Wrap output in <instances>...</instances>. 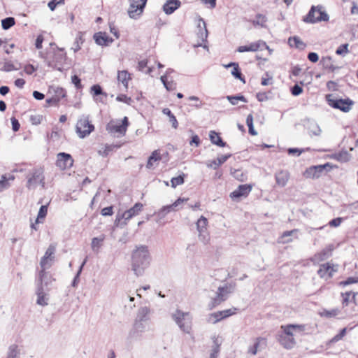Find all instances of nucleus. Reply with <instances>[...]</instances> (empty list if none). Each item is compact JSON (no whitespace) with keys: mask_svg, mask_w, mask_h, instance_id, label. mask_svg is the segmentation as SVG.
Instances as JSON below:
<instances>
[{"mask_svg":"<svg viewBox=\"0 0 358 358\" xmlns=\"http://www.w3.org/2000/svg\"><path fill=\"white\" fill-rule=\"evenodd\" d=\"M303 92V89L301 86H299L298 84H295L292 88H291V93L294 96H299Z\"/></svg>","mask_w":358,"mask_h":358,"instance_id":"obj_60","label":"nucleus"},{"mask_svg":"<svg viewBox=\"0 0 358 358\" xmlns=\"http://www.w3.org/2000/svg\"><path fill=\"white\" fill-rule=\"evenodd\" d=\"M87 257H86L84 259V261L83 262V263L81 264V265H80V268H79V269H78V272H77L76 276L74 277L73 280V282L71 283L72 287H77V285H78V284L79 282L80 275V273L82 272V270H83V268L84 265L87 262Z\"/></svg>","mask_w":358,"mask_h":358,"instance_id":"obj_51","label":"nucleus"},{"mask_svg":"<svg viewBox=\"0 0 358 358\" xmlns=\"http://www.w3.org/2000/svg\"><path fill=\"white\" fill-rule=\"evenodd\" d=\"M76 133L80 138L89 136L94 129V126L90 122L88 116L83 115L77 122Z\"/></svg>","mask_w":358,"mask_h":358,"instance_id":"obj_6","label":"nucleus"},{"mask_svg":"<svg viewBox=\"0 0 358 358\" xmlns=\"http://www.w3.org/2000/svg\"><path fill=\"white\" fill-rule=\"evenodd\" d=\"M327 166H330L329 163H327L324 165H318L310 167L306 171L307 177L318 178L321 176V173L324 171V169Z\"/></svg>","mask_w":358,"mask_h":358,"instance_id":"obj_20","label":"nucleus"},{"mask_svg":"<svg viewBox=\"0 0 358 358\" xmlns=\"http://www.w3.org/2000/svg\"><path fill=\"white\" fill-rule=\"evenodd\" d=\"M148 0H129V6L127 10L130 18L138 20L143 13Z\"/></svg>","mask_w":358,"mask_h":358,"instance_id":"obj_5","label":"nucleus"},{"mask_svg":"<svg viewBox=\"0 0 358 358\" xmlns=\"http://www.w3.org/2000/svg\"><path fill=\"white\" fill-rule=\"evenodd\" d=\"M151 256L148 246L141 245L136 247L131 254V269L136 276H141L150 266Z\"/></svg>","mask_w":358,"mask_h":358,"instance_id":"obj_1","label":"nucleus"},{"mask_svg":"<svg viewBox=\"0 0 358 358\" xmlns=\"http://www.w3.org/2000/svg\"><path fill=\"white\" fill-rule=\"evenodd\" d=\"M278 341L286 349H292L296 345V341L294 337L280 334Z\"/></svg>","mask_w":358,"mask_h":358,"instance_id":"obj_27","label":"nucleus"},{"mask_svg":"<svg viewBox=\"0 0 358 358\" xmlns=\"http://www.w3.org/2000/svg\"><path fill=\"white\" fill-rule=\"evenodd\" d=\"M348 46V43H344L341 45L336 50V53L338 55L344 56L345 55L349 52Z\"/></svg>","mask_w":358,"mask_h":358,"instance_id":"obj_54","label":"nucleus"},{"mask_svg":"<svg viewBox=\"0 0 358 358\" xmlns=\"http://www.w3.org/2000/svg\"><path fill=\"white\" fill-rule=\"evenodd\" d=\"M55 251L56 247L52 244L50 245L40 262L42 268H48L51 266V264H49L48 262L54 260Z\"/></svg>","mask_w":358,"mask_h":358,"instance_id":"obj_15","label":"nucleus"},{"mask_svg":"<svg viewBox=\"0 0 358 358\" xmlns=\"http://www.w3.org/2000/svg\"><path fill=\"white\" fill-rule=\"evenodd\" d=\"M234 289V286L231 285H226L223 287H219L216 293V296L212 300L211 308H214L222 301H224L227 299L228 294L233 292Z\"/></svg>","mask_w":358,"mask_h":358,"instance_id":"obj_9","label":"nucleus"},{"mask_svg":"<svg viewBox=\"0 0 358 358\" xmlns=\"http://www.w3.org/2000/svg\"><path fill=\"white\" fill-rule=\"evenodd\" d=\"M184 176H185V174L182 173V175L178 176V177L173 178L171 180L172 187L176 188L177 186L183 184L184 183Z\"/></svg>","mask_w":358,"mask_h":358,"instance_id":"obj_53","label":"nucleus"},{"mask_svg":"<svg viewBox=\"0 0 358 358\" xmlns=\"http://www.w3.org/2000/svg\"><path fill=\"white\" fill-rule=\"evenodd\" d=\"M15 23V19L12 17H6L1 20V26L4 30H8L13 27Z\"/></svg>","mask_w":358,"mask_h":358,"instance_id":"obj_44","label":"nucleus"},{"mask_svg":"<svg viewBox=\"0 0 358 358\" xmlns=\"http://www.w3.org/2000/svg\"><path fill=\"white\" fill-rule=\"evenodd\" d=\"M337 161L347 162L350 159V154L347 150H342L337 153Z\"/></svg>","mask_w":358,"mask_h":358,"instance_id":"obj_45","label":"nucleus"},{"mask_svg":"<svg viewBox=\"0 0 358 358\" xmlns=\"http://www.w3.org/2000/svg\"><path fill=\"white\" fill-rule=\"evenodd\" d=\"M281 329H282L283 331V333L282 334H284V335H286V336H291V337H294V334H293V329L292 327V324H288V325H282L281 326Z\"/></svg>","mask_w":358,"mask_h":358,"instance_id":"obj_55","label":"nucleus"},{"mask_svg":"<svg viewBox=\"0 0 358 358\" xmlns=\"http://www.w3.org/2000/svg\"><path fill=\"white\" fill-rule=\"evenodd\" d=\"M335 249L334 244H329L320 252L315 254L311 258L310 261L314 264H319L320 262L326 260L332 255V252Z\"/></svg>","mask_w":358,"mask_h":358,"instance_id":"obj_12","label":"nucleus"},{"mask_svg":"<svg viewBox=\"0 0 358 358\" xmlns=\"http://www.w3.org/2000/svg\"><path fill=\"white\" fill-rule=\"evenodd\" d=\"M150 313V310L149 308H148L146 306L141 307L138 310L136 320H138L139 321H145V322L148 321L150 319V317H149Z\"/></svg>","mask_w":358,"mask_h":358,"instance_id":"obj_33","label":"nucleus"},{"mask_svg":"<svg viewBox=\"0 0 358 358\" xmlns=\"http://www.w3.org/2000/svg\"><path fill=\"white\" fill-rule=\"evenodd\" d=\"M266 21L267 18L265 15L262 14H257L255 17V19L253 20L252 22L254 26H260L261 27H265Z\"/></svg>","mask_w":358,"mask_h":358,"instance_id":"obj_40","label":"nucleus"},{"mask_svg":"<svg viewBox=\"0 0 358 358\" xmlns=\"http://www.w3.org/2000/svg\"><path fill=\"white\" fill-rule=\"evenodd\" d=\"M227 99L229 101V102L232 105H236L238 103V101H241L244 103H247L248 100L246 98L241 94L236 95V96H227Z\"/></svg>","mask_w":358,"mask_h":358,"instance_id":"obj_46","label":"nucleus"},{"mask_svg":"<svg viewBox=\"0 0 358 358\" xmlns=\"http://www.w3.org/2000/svg\"><path fill=\"white\" fill-rule=\"evenodd\" d=\"M91 92L94 96H99L104 94L106 96V94L103 92L102 88L99 85H94L91 87Z\"/></svg>","mask_w":358,"mask_h":358,"instance_id":"obj_57","label":"nucleus"},{"mask_svg":"<svg viewBox=\"0 0 358 358\" xmlns=\"http://www.w3.org/2000/svg\"><path fill=\"white\" fill-rule=\"evenodd\" d=\"M231 156V154L222 155V156L217 157L216 159H214V160L210 162L208 164H207V166L210 168L216 169L220 165L224 164Z\"/></svg>","mask_w":358,"mask_h":358,"instance_id":"obj_30","label":"nucleus"},{"mask_svg":"<svg viewBox=\"0 0 358 358\" xmlns=\"http://www.w3.org/2000/svg\"><path fill=\"white\" fill-rule=\"evenodd\" d=\"M128 125V118L127 117H124L122 121V124H108L107 130L110 133H118L121 135H124L127 131Z\"/></svg>","mask_w":358,"mask_h":358,"instance_id":"obj_16","label":"nucleus"},{"mask_svg":"<svg viewBox=\"0 0 358 358\" xmlns=\"http://www.w3.org/2000/svg\"><path fill=\"white\" fill-rule=\"evenodd\" d=\"M353 283H358V277H349L345 280L339 282L341 286H347Z\"/></svg>","mask_w":358,"mask_h":358,"instance_id":"obj_56","label":"nucleus"},{"mask_svg":"<svg viewBox=\"0 0 358 358\" xmlns=\"http://www.w3.org/2000/svg\"><path fill=\"white\" fill-rule=\"evenodd\" d=\"M340 313V310L338 308H334L331 310H323L322 312L320 313L321 317H324L327 318L334 317L338 315Z\"/></svg>","mask_w":358,"mask_h":358,"instance_id":"obj_41","label":"nucleus"},{"mask_svg":"<svg viewBox=\"0 0 358 358\" xmlns=\"http://www.w3.org/2000/svg\"><path fill=\"white\" fill-rule=\"evenodd\" d=\"M65 59L66 54L62 50H59L55 52L52 56L47 57L45 59V62L48 67L62 71V64Z\"/></svg>","mask_w":358,"mask_h":358,"instance_id":"obj_8","label":"nucleus"},{"mask_svg":"<svg viewBox=\"0 0 358 358\" xmlns=\"http://www.w3.org/2000/svg\"><path fill=\"white\" fill-rule=\"evenodd\" d=\"M116 100L120 102H124L127 104H130L131 101V99L129 96H127L125 94H120L117 96Z\"/></svg>","mask_w":358,"mask_h":358,"instance_id":"obj_61","label":"nucleus"},{"mask_svg":"<svg viewBox=\"0 0 358 358\" xmlns=\"http://www.w3.org/2000/svg\"><path fill=\"white\" fill-rule=\"evenodd\" d=\"M263 48L269 49L266 43L261 40L257 42L251 43L250 45H248L249 51L251 52H256L259 49H262Z\"/></svg>","mask_w":358,"mask_h":358,"instance_id":"obj_38","label":"nucleus"},{"mask_svg":"<svg viewBox=\"0 0 358 358\" xmlns=\"http://www.w3.org/2000/svg\"><path fill=\"white\" fill-rule=\"evenodd\" d=\"M142 203H136L132 208L124 211L122 215L118 213L115 220V225L119 227L122 224L120 222L122 219H124L125 220L131 219L132 217L138 215L142 210Z\"/></svg>","mask_w":358,"mask_h":358,"instance_id":"obj_10","label":"nucleus"},{"mask_svg":"<svg viewBox=\"0 0 358 358\" xmlns=\"http://www.w3.org/2000/svg\"><path fill=\"white\" fill-rule=\"evenodd\" d=\"M94 39L96 44L101 46H107L113 41V40L108 37L106 33L102 32L94 34Z\"/></svg>","mask_w":358,"mask_h":358,"instance_id":"obj_23","label":"nucleus"},{"mask_svg":"<svg viewBox=\"0 0 358 358\" xmlns=\"http://www.w3.org/2000/svg\"><path fill=\"white\" fill-rule=\"evenodd\" d=\"M208 220L201 216L196 222V228L199 232L205 231L207 229Z\"/></svg>","mask_w":358,"mask_h":358,"instance_id":"obj_42","label":"nucleus"},{"mask_svg":"<svg viewBox=\"0 0 358 358\" xmlns=\"http://www.w3.org/2000/svg\"><path fill=\"white\" fill-rule=\"evenodd\" d=\"M113 207L111 206H108V207H106V208H103L101 211V214L103 215V216H110V215H112L113 214Z\"/></svg>","mask_w":358,"mask_h":358,"instance_id":"obj_64","label":"nucleus"},{"mask_svg":"<svg viewBox=\"0 0 358 358\" xmlns=\"http://www.w3.org/2000/svg\"><path fill=\"white\" fill-rule=\"evenodd\" d=\"M6 358H19V350L16 345H12L9 347Z\"/></svg>","mask_w":358,"mask_h":358,"instance_id":"obj_48","label":"nucleus"},{"mask_svg":"<svg viewBox=\"0 0 358 358\" xmlns=\"http://www.w3.org/2000/svg\"><path fill=\"white\" fill-rule=\"evenodd\" d=\"M336 271V269H334V267L329 264V263H326L320 266V268L317 271V273L321 278H324L328 273V276L331 278L333 275V273Z\"/></svg>","mask_w":358,"mask_h":358,"instance_id":"obj_28","label":"nucleus"},{"mask_svg":"<svg viewBox=\"0 0 358 358\" xmlns=\"http://www.w3.org/2000/svg\"><path fill=\"white\" fill-rule=\"evenodd\" d=\"M224 67L226 69H228L229 67H233L231 73V75L236 79L240 80L243 83H245V78L243 76L241 69L239 68L238 64L236 62H231L227 65H224Z\"/></svg>","mask_w":358,"mask_h":358,"instance_id":"obj_26","label":"nucleus"},{"mask_svg":"<svg viewBox=\"0 0 358 358\" xmlns=\"http://www.w3.org/2000/svg\"><path fill=\"white\" fill-rule=\"evenodd\" d=\"M321 62L322 63V64L325 69H328L331 70V71H334L336 69L331 64V57H323L321 60Z\"/></svg>","mask_w":358,"mask_h":358,"instance_id":"obj_52","label":"nucleus"},{"mask_svg":"<svg viewBox=\"0 0 358 358\" xmlns=\"http://www.w3.org/2000/svg\"><path fill=\"white\" fill-rule=\"evenodd\" d=\"M73 159L70 154L66 152H59L57 156L56 165L61 170H65L72 167Z\"/></svg>","mask_w":358,"mask_h":358,"instance_id":"obj_13","label":"nucleus"},{"mask_svg":"<svg viewBox=\"0 0 358 358\" xmlns=\"http://www.w3.org/2000/svg\"><path fill=\"white\" fill-rule=\"evenodd\" d=\"M209 138L213 144H215L219 147L226 146V143L224 142L219 134L215 131H210L209 133Z\"/></svg>","mask_w":358,"mask_h":358,"instance_id":"obj_32","label":"nucleus"},{"mask_svg":"<svg viewBox=\"0 0 358 358\" xmlns=\"http://www.w3.org/2000/svg\"><path fill=\"white\" fill-rule=\"evenodd\" d=\"M288 44L290 47H294L299 50H304L306 47V43H303L297 36L289 37L288 38Z\"/></svg>","mask_w":358,"mask_h":358,"instance_id":"obj_29","label":"nucleus"},{"mask_svg":"<svg viewBox=\"0 0 358 358\" xmlns=\"http://www.w3.org/2000/svg\"><path fill=\"white\" fill-rule=\"evenodd\" d=\"M181 5L179 0H168L163 6V10L167 15L172 14Z\"/></svg>","mask_w":358,"mask_h":358,"instance_id":"obj_22","label":"nucleus"},{"mask_svg":"<svg viewBox=\"0 0 358 358\" xmlns=\"http://www.w3.org/2000/svg\"><path fill=\"white\" fill-rule=\"evenodd\" d=\"M130 79V74L127 71H119L117 73V80L125 87L128 86V80Z\"/></svg>","mask_w":358,"mask_h":358,"instance_id":"obj_37","label":"nucleus"},{"mask_svg":"<svg viewBox=\"0 0 358 358\" xmlns=\"http://www.w3.org/2000/svg\"><path fill=\"white\" fill-rule=\"evenodd\" d=\"M307 129L308 131V134L310 136H319L322 133V130L320 126L315 121H309L307 126Z\"/></svg>","mask_w":358,"mask_h":358,"instance_id":"obj_31","label":"nucleus"},{"mask_svg":"<svg viewBox=\"0 0 358 358\" xmlns=\"http://www.w3.org/2000/svg\"><path fill=\"white\" fill-rule=\"evenodd\" d=\"M187 200L188 199L179 198L173 203L163 206L160 210H159L156 215L159 219H163L170 212L178 210L181 208L180 206Z\"/></svg>","mask_w":358,"mask_h":358,"instance_id":"obj_11","label":"nucleus"},{"mask_svg":"<svg viewBox=\"0 0 358 358\" xmlns=\"http://www.w3.org/2000/svg\"><path fill=\"white\" fill-rule=\"evenodd\" d=\"M144 322L145 321H139L138 320H136L135 323L134 324V329L140 332H143L145 328L143 324Z\"/></svg>","mask_w":358,"mask_h":358,"instance_id":"obj_58","label":"nucleus"},{"mask_svg":"<svg viewBox=\"0 0 358 358\" xmlns=\"http://www.w3.org/2000/svg\"><path fill=\"white\" fill-rule=\"evenodd\" d=\"M64 0H52L48 3V6L49 8L52 11H53L57 5L64 3Z\"/></svg>","mask_w":358,"mask_h":358,"instance_id":"obj_62","label":"nucleus"},{"mask_svg":"<svg viewBox=\"0 0 358 358\" xmlns=\"http://www.w3.org/2000/svg\"><path fill=\"white\" fill-rule=\"evenodd\" d=\"M14 179L15 177L13 175H10L8 178L6 175H3L1 176V179L0 180V192L8 189L10 186L9 180H13Z\"/></svg>","mask_w":358,"mask_h":358,"instance_id":"obj_35","label":"nucleus"},{"mask_svg":"<svg viewBox=\"0 0 358 358\" xmlns=\"http://www.w3.org/2000/svg\"><path fill=\"white\" fill-rule=\"evenodd\" d=\"M162 159L160 152L158 150L153 151L149 157L146 167L150 169L153 167L154 163Z\"/></svg>","mask_w":358,"mask_h":358,"instance_id":"obj_34","label":"nucleus"},{"mask_svg":"<svg viewBox=\"0 0 358 358\" xmlns=\"http://www.w3.org/2000/svg\"><path fill=\"white\" fill-rule=\"evenodd\" d=\"M200 21L202 22L203 27L202 28L201 24H199L198 27H199V31L197 33V36L201 39V42H205L207 41L208 38V30L206 29L205 21L202 18L200 19Z\"/></svg>","mask_w":358,"mask_h":358,"instance_id":"obj_36","label":"nucleus"},{"mask_svg":"<svg viewBox=\"0 0 358 358\" xmlns=\"http://www.w3.org/2000/svg\"><path fill=\"white\" fill-rule=\"evenodd\" d=\"M46 268H42L39 272L38 276V285H41L44 287V286H48L52 283L53 280H55L50 275H49L47 272H45Z\"/></svg>","mask_w":358,"mask_h":358,"instance_id":"obj_25","label":"nucleus"},{"mask_svg":"<svg viewBox=\"0 0 358 358\" xmlns=\"http://www.w3.org/2000/svg\"><path fill=\"white\" fill-rule=\"evenodd\" d=\"M160 80H161L162 83H163L164 87L168 91H172V90H174L176 89V83L174 81H173V80L168 81L167 80L166 75L162 76L161 78H160Z\"/></svg>","mask_w":358,"mask_h":358,"instance_id":"obj_39","label":"nucleus"},{"mask_svg":"<svg viewBox=\"0 0 358 358\" xmlns=\"http://www.w3.org/2000/svg\"><path fill=\"white\" fill-rule=\"evenodd\" d=\"M199 238L204 244H207L210 240L209 234L206 231L199 232Z\"/></svg>","mask_w":358,"mask_h":358,"instance_id":"obj_59","label":"nucleus"},{"mask_svg":"<svg viewBox=\"0 0 358 358\" xmlns=\"http://www.w3.org/2000/svg\"><path fill=\"white\" fill-rule=\"evenodd\" d=\"M162 112H163L164 114H165L167 116H169V121L171 122L172 127L173 128L176 129L178 127V121L176 120V116L171 113L170 109H169L167 108H164Z\"/></svg>","mask_w":358,"mask_h":358,"instance_id":"obj_43","label":"nucleus"},{"mask_svg":"<svg viewBox=\"0 0 358 358\" xmlns=\"http://www.w3.org/2000/svg\"><path fill=\"white\" fill-rule=\"evenodd\" d=\"M327 101L331 107L336 109H339L344 113L349 112L354 104V101L349 98L345 99H335L331 98V95L330 94L327 96Z\"/></svg>","mask_w":358,"mask_h":358,"instance_id":"obj_7","label":"nucleus"},{"mask_svg":"<svg viewBox=\"0 0 358 358\" xmlns=\"http://www.w3.org/2000/svg\"><path fill=\"white\" fill-rule=\"evenodd\" d=\"M329 20V15L323 10L322 6H313L307 15L303 18L306 23L314 24L317 22H327Z\"/></svg>","mask_w":358,"mask_h":358,"instance_id":"obj_3","label":"nucleus"},{"mask_svg":"<svg viewBox=\"0 0 358 358\" xmlns=\"http://www.w3.org/2000/svg\"><path fill=\"white\" fill-rule=\"evenodd\" d=\"M84 41V39L83 38V34L81 32H79L75 39V41L73 43V45L71 48V49L73 50L75 52L78 51L80 49V44H82Z\"/></svg>","mask_w":358,"mask_h":358,"instance_id":"obj_47","label":"nucleus"},{"mask_svg":"<svg viewBox=\"0 0 358 358\" xmlns=\"http://www.w3.org/2000/svg\"><path fill=\"white\" fill-rule=\"evenodd\" d=\"M51 89L53 91V95L46 99V103L49 106H57L61 99L66 97V92L62 87H56Z\"/></svg>","mask_w":358,"mask_h":358,"instance_id":"obj_14","label":"nucleus"},{"mask_svg":"<svg viewBox=\"0 0 358 358\" xmlns=\"http://www.w3.org/2000/svg\"><path fill=\"white\" fill-rule=\"evenodd\" d=\"M252 187L249 185H241L238 187L230 194V197L236 200L242 196H246L250 192Z\"/></svg>","mask_w":358,"mask_h":358,"instance_id":"obj_19","label":"nucleus"},{"mask_svg":"<svg viewBox=\"0 0 358 358\" xmlns=\"http://www.w3.org/2000/svg\"><path fill=\"white\" fill-rule=\"evenodd\" d=\"M172 318L178 324L180 330L185 333L190 332L192 318L189 313L176 310V311L172 314Z\"/></svg>","mask_w":358,"mask_h":358,"instance_id":"obj_2","label":"nucleus"},{"mask_svg":"<svg viewBox=\"0 0 358 358\" xmlns=\"http://www.w3.org/2000/svg\"><path fill=\"white\" fill-rule=\"evenodd\" d=\"M26 187L29 189H34L38 185H41L42 187H45V177L43 170L41 168H36L27 176Z\"/></svg>","mask_w":358,"mask_h":358,"instance_id":"obj_4","label":"nucleus"},{"mask_svg":"<svg viewBox=\"0 0 358 358\" xmlns=\"http://www.w3.org/2000/svg\"><path fill=\"white\" fill-rule=\"evenodd\" d=\"M234 313L235 312L232 309H227L222 311H217L210 315L209 321L210 322L212 320H213L212 323L215 324L222 320L234 315Z\"/></svg>","mask_w":358,"mask_h":358,"instance_id":"obj_17","label":"nucleus"},{"mask_svg":"<svg viewBox=\"0 0 358 358\" xmlns=\"http://www.w3.org/2000/svg\"><path fill=\"white\" fill-rule=\"evenodd\" d=\"M275 178L278 186L285 187L289 179V173L286 170H281L275 174Z\"/></svg>","mask_w":358,"mask_h":358,"instance_id":"obj_21","label":"nucleus"},{"mask_svg":"<svg viewBox=\"0 0 358 358\" xmlns=\"http://www.w3.org/2000/svg\"><path fill=\"white\" fill-rule=\"evenodd\" d=\"M104 240V236H101L99 237H94L92 240V248L94 251L96 249H99L101 246V243Z\"/></svg>","mask_w":358,"mask_h":358,"instance_id":"obj_50","label":"nucleus"},{"mask_svg":"<svg viewBox=\"0 0 358 358\" xmlns=\"http://www.w3.org/2000/svg\"><path fill=\"white\" fill-rule=\"evenodd\" d=\"M36 295H37V301L36 303L38 305L45 306L48 304V298L47 297V294L45 292V289L43 286L38 285L36 289Z\"/></svg>","mask_w":358,"mask_h":358,"instance_id":"obj_24","label":"nucleus"},{"mask_svg":"<svg viewBox=\"0 0 358 358\" xmlns=\"http://www.w3.org/2000/svg\"><path fill=\"white\" fill-rule=\"evenodd\" d=\"M47 213H48V206H46V205L41 206L38 210L36 222V223L42 222L41 221V219L43 220L45 217Z\"/></svg>","mask_w":358,"mask_h":358,"instance_id":"obj_49","label":"nucleus"},{"mask_svg":"<svg viewBox=\"0 0 358 358\" xmlns=\"http://www.w3.org/2000/svg\"><path fill=\"white\" fill-rule=\"evenodd\" d=\"M266 339L263 337H257L254 344L248 348V352L250 355H257L259 350H262L266 346Z\"/></svg>","mask_w":358,"mask_h":358,"instance_id":"obj_18","label":"nucleus"},{"mask_svg":"<svg viewBox=\"0 0 358 358\" xmlns=\"http://www.w3.org/2000/svg\"><path fill=\"white\" fill-rule=\"evenodd\" d=\"M346 331H347V329L346 328H343L341 330L340 333L336 334L333 338H332V341L333 342H336V341H340L341 339H342L345 335L346 334Z\"/></svg>","mask_w":358,"mask_h":358,"instance_id":"obj_63","label":"nucleus"}]
</instances>
